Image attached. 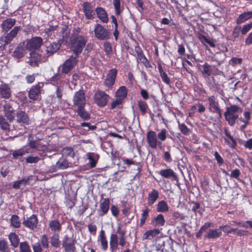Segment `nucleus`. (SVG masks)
<instances>
[{
	"mask_svg": "<svg viewBox=\"0 0 252 252\" xmlns=\"http://www.w3.org/2000/svg\"><path fill=\"white\" fill-rule=\"evenodd\" d=\"M109 97V95L104 91L98 90L94 94V100L97 106L102 107L107 104Z\"/></svg>",
	"mask_w": 252,
	"mask_h": 252,
	"instance_id": "3",
	"label": "nucleus"
},
{
	"mask_svg": "<svg viewBox=\"0 0 252 252\" xmlns=\"http://www.w3.org/2000/svg\"><path fill=\"white\" fill-rule=\"evenodd\" d=\"M50 243L52 247L58 248L60 247L61 242L59 240V235L58 233H54L50 237Z\"/></svg>",
	"mask_w": 252,
	"mask_h": 252,
	"instance_id": "38",
	"label": "nucleus"
},
{
	"mask_svg": "<svg viewBox=\"0 0 252 252\" xmlns=\"http://www.w3.org/2000/svg\"><path fill=\"white\" fill-rule=\"evenodd\" d=\"M76 240L70 238L67 235H65L62 241V246L65 252H75L76 251Z\"/></svg>",
	"mask_w": 252,
	"mask_h": 252,
	"instance_id": "10",
	"label": "nucleus"
},
{
	"mask_svg": "<svg viewBox=\"0 0 252 252\" xmlns=\"http://www.w3.org/2000/svg\"><path fill=\"white\" fill-rule=\"evenodd\" d=\"M98 18L103 23H106L108 21V18L105 9L102 7H97L95 10Z\"/></svg>",
	"mask_w": 252,
	"mask_h": 252,
	"instance_id": "25",
	"label": "nucleus"
},
{
	"mask_svg": "<svg viewBox=\"0 0 252 252\" xmlns=\"http://www.w3.org/2000/svg\"><path fill=\"white\" fill-rule=\"evenodd\" d=\"M61 44L60 41L57 42H53L52 43H46V52L48 56L54 54L61 47Z\"/></svg>",
	"mask_w": 252,
	"mask_h": 252,
	"instance_id": "18",
	"label": "nucleus"
},
{
	"mask_svg": "<svg viewBox=\"0 0 252 252\" xmlns=\"http://www.w3.org/2000/svg\"><path fill=\"white\" fill-rule=\"evenodd\" d=\"M138 105L142 114H145L148 108L147 103L143 100H140L138 101Z\"/></svg>",
	"mask_w": 252,
	"mask_h": 252,
	"instance_id": "57",
	"label": "nucleus"
},
{
	"mask_svg": "<svg viewBox=\"0 0 252 252\" xmlns=\"http://www.w3.org/2000/svg\"><path fill=\"white\" fill-rule=\"evenodd\" d=\"M2 108L5 117L9 122H12L15 118V110L11 105L7 101H5Z\"/></svg>",
	"mask_w": 252,
	"mask_h": 252,
	"instance_id": "13",
	"label": "nucleus"
},
{
	"mask_svg": "<svg viewBox=\"0 0 252 252\" xmlns=\"http://www.w3.org/2000/svg\"><path fill=\"white\" fill-rule=\"evenodd\" d=\"M49 227L52 231L59 232L62 229V225L58 220H50L49 222Z\"/></svg>",
	"mask_w": 252,
	"mask_h": 252,
	"instance_id": "27",
	"label": "nucleus"
},
{
	"mask_svg": "<svg viewBox=\"0 0 252 252\" xmlns=\"http://www.w3.org/2000/svg\"><path fill=\"white\" fill-rule=\"evenodd\" d=\"M122 98L116 97V100L113 101L111 104V109H113L118 107L123 102Z\"/></svg>",
	"mask_w": 252,
	"mask_h": 252,
	"instance_id": "63",
	"label": "nucleus"
},
{
	"mask_svg": "<svg viewBox=\"0 0 252 252\" xmlns=\"http://www.w3.org/2000/svg\"><path fill=\"white\" fill-rule=\"evenodd\" d=\"M83 11L87 19H93L95 13L93 5L88 2H84L82 4Z\"/></svg>",
	"mask_w": 252,
	"mask_h": 252,
	"instance_id": "16",
	"label": "nucleus"
},
{
	"mask_svg": "<svg viewBox=\"0 0 252 252\" xmlns=\"http://www.w3.org/2000/svg\"><path fill=\"white\" fill-rule=\"evenodd\" d=\"M11 91L10 87L6 83H2L0 85V96L1 98L8 99L10 97Z\"/></svg>",
	"mask_w": 252,
	"mask_h": 252,
	"instance_id": "20",
	"label": "nucleus"
},
{
	"mask_svg": "<svg viewBox=\"0 0 252 252\" xmlns=\"http://www.w3.org/2000/svg\"><path fill=\"white\" fill-rule=\"evenodd\" d=\"M28 182V179H23L22 180H20L18 181H16L14 182L12 187L14 189H20L21 186H26L27 183Z\"/></svg>",
	"mask_w": 252,
	"mask_h": 252,
	"instance_id": "48",
	"label": "nucleus"
},
{
	"mask_svg": "<svg viewBox=\"0 0 252 252\" xmlns=\"http://www.w3.org/2000/svg\"><path fill=\"white\" fill-rule=\"evenodd\" d=\"M38 55L35 53H30V56L29 58V60L27 63L32 66V67H36L38 66Z\"/></svg>",
	"mask_w": 252,
	"mask_h": 252,
	"instance_id": "33",
	"label": "nucleus"
},
{
	"mask_svg": "<svg viewBox=\"0 0 252 252\" xmlns=\"http://www.w3.org/2000/svg\"><path fill=\"white\" fill-rule=\"evenodd\" d=\"M160 231L158 229H154L147 231L143 236V240L151 239L156 236L159 234Z\"/></svg>",
	"mask_w": 252,
	"mask_h": 252,
	"instance_id": "35",
	"label": "nucleus"
},
{
	"mask_svg": "<svg viewBox=\"0 0 252 252\" xmlns=\"http://www.w3.org/2000/svg\"><path fill=\"white\" fill-rule=\"evenodd\" d=\"M27 152H28L23 149H19L18 150H15L12 153L13 158L15 159H18L20 157L25 155Z\"/></svg>",
	"mask_w": 252,
	"mask_h": 252,
	"instance_id": "49",
	"label": "nucleus"
},
{
	"mask_svg": "<svg viewBox=\"0 0 252 252\" xmlns=\"http://www.w3.org/2000/svg\"><path fill=\"white\" fill-rule=\"evenodd\" d=\"M212 226H213L212 223L210 222H205L204 224L200 227L199 231L196 233V237L197 238L200 237L204 232H206L209 228Z\"/></svg>",
	"mask_w": 252,
	"mask_h": 252,
	"instance_id": "45",
	"label": "nucleus"
},
{
	"mask_svg": "<svg viewBox=\"0 0 252 252\" xmlns=\"http://www.w3.org/2000/svg\"><path fill=\"white\" fill-rule=\"evenodd\" d=\"M63 74L58 73L51 78V81L52 84L57 86L63 87L65 81L63 80Z\"/></svg>",
	"mask_w": 252,
	"mask_h": 252,
	"instance_id": "22",
	"label": "nucleus"
},
{
	"mask_svg": "<svg viewBox=\"0 0 252 252\" xmlns=\"http://www.w3.org/2000/svg\"><path fill=\"white\" fill-rule=\"evenodd\" d=\"M20 26H16L5 35L1 36L0 41L3 43L4 45H7L11 42L13 39L16 37L20 31Z\"/></svg>",
	"mask_w": 252,
	"mask_h": 252,
	"instance_id": "4",
	"label": "nucleus"
},
{
	"mask_svg": "<svg viewBox=\"0 0 252 252\" xmlns=\"http://www.w3.org/2000/svg\"><path fill=\"white\" fill-rule=\"evenodd\" d=\"M40 83L33 86L29 92V96L30 99L33 100H37L40 95L41 88Z\"/></svg>",
	"mask_w": 252,
	"mask_h": 252,
	"instance_id": "17",
	"label": "nucleus"
},
{
	"mask_svg": "<svg viewBox=\"0 0 252 252\" xmlns=\"http://www.w3.org/2000/svg\"><path fill=\"white\" fill-rule=\"evenodd\" d=\"M40 158L37 157L29 156L26 158V162L29 163H36L40 160Z\"/></svg>",
	"mask_w": 252,
	"mask_h": 252,
	"instance_id": "62",
	"label": "nucleus"
},
{
	"mask_svg": "<svg viewBox=\"0 0 252 252\" xmlns=\"http://www.w3.org/2000/svg\"><path fill=\"white\" fill-rule=\"evenodd\" d=\"M120 227H118L117 230V232L120 234L119 237V245L122 247H124L126 244V231L125 230H120Z\"/></svg>",
	"mask_w": 252,
	"mask_h": 252,
	"instance_id": "46",
	"label": "nucleus"
},
{
	"mask_svg": "<svg viewBox=\"0 0 252 252\" xmlns=\"http://www.w3.org/2000/svg\"><path fill=\"white\" fill-rule=\"evenodd\" d=\"M149 213V209L146 208L143 211L142 214L141 215V218L140 219V225L142 226L145 222L148 216Z\"/></svg>",
	"mask_w": 252,
	"mask_h": 252,
	"instance_id": "60",
	"label": "nucleus"
},
{
	"mask_svg": "<svg viewBox=\"0 0 252 252\" xmlns=\"http://www.w3.org/2000/svg\"><path fill=\"white\" fill-rule=\"evenodd\" d=\"M234 223L240 226L244 227V228H248L249 226L252 228V221L248 220L245 222H237L235 221Z\"/></svg>",
	"mask_w": 252,
	"mask_h": 252,
	"instance_id": "61",
	"label": "nucleus"
},
{
	"mask_svg": "<svg viewBox=\"0 0 252 252\" xmlns=\"http://www.w3.org/2000/svg\"><path fill=\"white\" fill-rule=\"evenodd\" d=\"M87 42V38L81 35H71L70 45L73 53L78 57L85 47Z\"/></svg>",
	"mask_w": 252,
	"mask_h": 252,
	"instance_id": "1",
	"label": "nucleus"
},
{
	"mask_svg": "<svg viewBox=\"0 0 252 252\" xmlns=\"http://www.w3.org/2000/svg\"><path fill=\"white\" fill-rule=\"evenodd\" d=\"M77 57L76 56H71L63 63L62 65V73L67 74L75 67L78 62Z\"/></svg>",
	"mask_w": 252,
	"mask_h": 252,
	"instance_id": "6",
	"label": "nucleus"
},
{
	"mask_svg": "<svg viewBox=\"0 0 252 252\" xmlns=\"http://www.w3.org/2000/svg\"><path fill=\"white\" fill-rule=\"evenodd\" d=\"M87 156L89 160L91 167L92 168L95 167L98 159L99 156L94 153H88Z\"/></svg>",
	"mask_w": 252,
	"mask_h": 252,
	"instance_id": "34",
	"label": "nucleus"
},
{
	"mask_svg": "<svg viewBox=\"0 0 252 252\" xmlns=\"http://www.w3.org/2000/svg\"><path fill=\"white\" fill-rule=\"evenodd\" d=\"M33 252H42V248L40 243L37 242L32 245Z\"/></svg>",
	"mask_w": 252,
	"mask_h": 252,
	"instance_id": "64",
	"label": "nucleus"
},
{
	"mask_svg": "<svg viewBox=\"0 0 252 252\" xmlns=\"http://www.w3.org/2000/svg\"><path fill=\"white\" fill-rule=\"evenodd\" d=\"M38 220L35 215H32L27 218H24L23 224L31 230H34L37 226Z\"/></svg>",
	"mask_w": 252,
	"mask_h": 252,
	"instance_id": "8",
	"label": "nucleus"
},
{
	"mask_svg": "<svg viewBox=\"0 0 252 252\" xmlns=\"http://www.w3.org/2000/svg\"><path fill=\"white\" fill-rule=\"evenodd\" d=\"M167 130L165 129H162L160 131L157 135L159 141L162 142L164 141L167 137Z\"/></svg>",
	"mask_w": 252,
	"mask_h": 252,
	"instance_id": "58",
	"label": "nucleus"
},
{
	"mask_svg": "<svg viewBox=\"0 0 252 252\" xmlns=\"http://www.w3.org/2000/svg\"><path fill=\"white\" fill-rule=\"evenodd\" d=\"M159 174L166 178H174L176 176L175 173L170 168L161 170L159 172Z\"/></svg>",
	"mask_w": 252,
	"mask_h": 252,
	"instance_id": "39",
	"label": "nucleus"
},
{
	"mask_svg": "<svg viewBox=\"0 0 252 252\" xmlns=\"http://www.w3.org/2000/svg\"><path fill=\"white\" fill-rule=\"evenodd\" d=\"M98 238L101 244L102 250L105 251L108 248V242L104 230H101L100 231Z\"/></svg>",
	"mask_w": 252,
	"mask_h": 252,
	"instance_id": "30",
	"label": "nucleus"
},
{
	"mask_svg": "<svg viewBox=\"0 0 252 252\" xmlns=\"http://www.w3.org/2000/svg\"><path fill=\"white\" fill-rule=\"evenodd\" d=\"M126 95L127 89L125 86L120 87L116 93V97L122 98L123 100L126 96Z\"/></svg>",
	"mask_w": 252,
	"mask_h": 252,
	"instance_id": "43",
	"label": "nucleus"
},
{
	"mask_svg": "<svg viewBox=\"0 0 252 252\" xmlns=\"http://www.w3.org/2000/svg\"><path fill=\"white\" fill-rule=\"evenodd\" d=\"M159 197V192L158 190L153 189L149 192L147 197V204L149 206L152 205L158 199Z\"/></svg>",
	"mask_w": 252,
	"mask_h": 252,
	"instance_id": "24",
	"label": "nucleus"
},
{
	"mask_svg": "<svg viewBox=\"0 0 252 252\" xmlns=\"http://www.w3.org/2000/svg\"><path fill=\"white\" fill-rule=\"evenodd\" d=\"M147 138L149 146L153 149H156L158 146L161 145V142L158 141L157 134L154 131L147 133Z\"/></svg>",
	"mask_w": 252,
	"mask_h": 252,
	"instance_id": "15",
	"label": "nucleus"
},
{
	"mask_svg": "<svg viewBox=\"0 0 252 252\" xmlns=\"http://www.w3.org/2000/svg\"><path fill=\"white\" fill-rule=\"evenodd\" d=\"M224 132L226 136L228 137L231 141V143L226 138H224L225 142L229 145L231 148H235L237 145V142L233 136L231 135L230 132L227 128H225L224 130Z\"/></svg>",
	"mask_w": 252,
	"mask_h": 252,
	"instance_id": "29",
	"label": "nucleus"
},
{
	"mask_svg": "<svg viewBox=\"0 0 252 252\" xmlns=\"http://www.w3.org/2000/svg\"><path fill=\"white\" fill-rule=\"evenodd\" d=\"M95 36L99 40H105L110 38V33L101 25L97 24L94 29Z\"/></svg>",
	"mask_w": 252,
	"mask_h": 252,
	"instance_id": "5",
	"label": "nucleus"
},
{
	"mask_svg": "<svg viewBox=\"0 0 252 252\" xmlns=\"http://www.w3.org/2000/svg\"><path fill=\"white\" fill-rule=\"evenodd\" d=\"M252 18V11L244 12L238 16L237 19V23L241 24L249 19Z\"/></svg>",
	"mask_w": 252,
	"mask_h": 252,
	"instance_id": "37",
	"label": "nucleus"
},
{
	"mask_svg": "<svg viewBox=\"0 0 252 252\" xmlns=\"http://www.w3.org/2000/svg\"><path fill=\"white\" fill-rule=\"evenodd\" d=\"M10 248L8 243L4 240H0V251L1 252H9Z\"/></svg>",
	"mask_w": 252,
	"mask_h": 252,
	"instance_id": "52",
	"label": "nucleus"
},
{
	"mask_svg": "<svg viewBox=\"0 0 252 252\" xmlns=\"http://www.w3.org/2000/svg\"><path fill=\"white\" fill-rule=\"evenodd\" d=\"M73 105L79 107L81 106H85L86 103V100L84 91L80 90L76 92L73 97Z\"/></svg>",
	"mask_w": 252,
	"mask_h": 252,
	"instance_id": "7",
	"label": "nucleus"
},
{
	"mask_svg": "<svg viewBox=\"0 0 252 252\" xmlns=\"http://www.w3.org/2000/svg\"><path fill=\"white\" fill-rule=\"evenodd\" d=\"M209 102V109L210 111L216 113L218 117H221V109L219 107V105L216 98L214 95L209 96L208 98Z\"/></svg>",
	"mask_w": 252,
	"mask_h": 252,
	"instance_id": "11",
	"label": "nucleus"
},
{
	"mask_svg": "<svg viewBox=\"0 0 252 252\" xmlns=\"http://www.w3.org/2000/svg\"><path fill=\"white\" fill-rule=\"evenodd\" d=\"M26 49L25 42L20 43L13 53V57L18 59L22 58L24 56Z\"/></svg>",
	"mask_w": 252,
	"mask_h": 252,
	"instance_id": "19",
	"label": "nucleus"
},
{
	"mask_svg": "<svg viewBox=\"0 0 252 252\" xmlns=\"http://www.w3.org/2000/svg\"><path fill=\"white\" fill-rule=\"evenodd\" d=\"M109 204L110 200L109 198H106L103 200V201L100 204L101 212L99 214V216H102L108 212L109 209Z\"/></svg>",
	"mask_w": 252,
	"mask_h": 252,
	"instance_id": "28",
	"label": "nucleus"
},
{
	"mask_svg": "<svg viewBox=\"0 0 252 252\" xmlns=\"http://www.w3.org/2000/svg\"><path fill=\"white\" fill-rule=\"evenodd\" d=\"M136 59L137 62L138 63L139 62H140L144 64L146 68H149L151 67L149 61L144 55L143 51L141 53L137 54Z\"/></svg>",
	"mask_w": 252,
	"mask_h": 252,
	"instance_id": "36",
	"label": "nucleus"
},
{
	"mask_svg": "<svg viewBox=\"0 0 252 252\" xmlns=\"http://www.w3.org/2000/svg\"><path fill=\"white\" fill-rule=\"evenodd\" d=\"M203 70L202 73L203 74H206L208 76H209L212 73V69H211V65L208 63H205L203 65Z\"/></svg>",
	"mask_w": 252,
	"mask_h": 252,
	"instance_id": "54",
	"label": "nucleus"
},
{
	"mask_svg": "<svg viewBox=\"0 0 252 252\" xmlns=\"http://www.w3.org/2000/svg\"><path fill=\"white\" fill-rule=\"evenodd\" d=\"M30 119L28 115L23 111H18L16 113V122L21 127H24L30 124Z\"/></svg>",
	"mask_w": 252,
	"mask_h": 252,
	"instance_id": "12",
	"label": "nucleus"
},
{
	"mask_svg": "<svg viewBox=\"0 0 252 252\" xmlns=\"http://www.w3.org/2000/svg\"><path fill=\"white\" fill-rule=\"evenodd\" d=\"M220 228L221 229V230L226 234H229L232 233L235 234V232L237 230V228H230V227L227 225L220 226Z\"/></svg>",
	"mask_w": 252,
	"mask_h": 252,
	"instance_id": "55",
	"label": "nucleus"
},
{
	"mask_svg": "<svg viewBox=\"0 0 252 252\" xmlns=\"http://www.w3.org/2000/svg\"><path fill=\"white\" fill-rule=\"evenodd\" d=\"M68 167V161L63 158H60L56 164V168L60 169H64Z\"/></svg>",
	"mask_w": 252,
	"mask_h": 252,
	"instance_id": "41",
	"label": "nucleus"
},
{
	"mask_svg": "<svg viewBox=\"0 0 252 252\" xmlns=\"http://www.w3.org/2000/svg\"><path fill=\"white\" fill-rule=\"evenodd\" d=\"M120 0H113V4L116 11V14L118 15H120L121 12Z\"/></svg>",
	"mask_w": 252,
	"mask_h": 252,
	"instance_id": "59",
	"label": "nucleus"
},
{
	"mask_svg": "<svg viewBox=\"0 0 252 252\" xmlns=\"http://www.w3.org/2000/svg\"><path fill=\"white\" fill-rule=\"evenodd\" d=\"M117 74V70L115 68L111 69L109 71L104 82V84L106 87L109 89L112 88L115 83Z\"/></svg>",
	"mask_w": 252,
	"mask_h": 252,
	"instance_id": "14",
	"label": "nucleus"
},
{
	"mask_svg": "<svg viewBox=\"0 0 252 252\" xmlns=\"http://www.w3.org/2000/svg\"><path fill=\"white\" fill-rule=\"evenodd\" d=\"M156 210L158 212L165 213L168 211L169 207L165 201L161 200L158 202Z\"/></svg>",
	"mask_w": 252,
	"mask_h": 252,
	"instance_id": "40",
	"label": "nucleus"
},
{
	"mask_svg": "<svg viewBox=\"0 0 252 252\" xmlns=\"http://www.w3.org/2000/svg\"><path fill=\"white\" fill-rule=\"evenodd\" d=\"M62 154L63 156L66 157H73L74 152L72 148L70 147H66L63 149Z\"/></svg>",
	"mask_w": 252,
	"mask_h": 252,
	"instance_id": "50",
	"label": "nucleus"
},
{
	"mask_svg": "<svg viewBox=\"0 0 252 252\" xmlns=\"http://www.w3.org/2000/svg\"><path fill=\"white\" fill-rule=\"evenodd\" d=\"M43 43L41 37L36 36L26 41V49L29 50H35L40 47Z\"/></svg>",
	"mask_w": 252,
	"mask_h": 252,
	"instance_id": "9",
	"label": "nucleus"
},
{
	"mask_svg": "<svg viewBox=\"0 0 252 252\" xmlns=\"http://www.w3.org/2000/svg\"><path fill=\"white\" fill-rule=\"evenodd\" d=\"M19 249L20 252H32L30 246L26 241L20 243Z\"/></svg>",
	"mask_w": 252,
	"mask_h": 252,
	"instance_id": "51",
	"label": "nucleus"
},
{
	"mask_svg": "<svg viewBox=\"0 0 252 252\" xmlns=\"http://www.w3.org/2000/svg\"><path fill=\"white\" fill-rule=\"evenodd\" d=\"M104 50L107 57H110L112 53V46L109 42H105L103 44Z\"/></svg>",
	"mask_w": 252,
	"mask_h": 252,
	"instance_id": "53",
	"label": "nucleus"
},
{
	"mask_svg": "<svg viewBox=\"0 0 252 252\" xmlns=\"http://www.w3.org/2000/svg\"><path fill=\"white\" fill-rule=\"evenodd\" d=\"M40 241L41 246L45 249H47L49 247L48 238L45 234L42 235L40 237Z\"/></svg>",
	"mask_w": 252,
	"mask_h": 252,
	"instance_id": "56",
	"label": "nucleus"
},
{
	"mask_svg": "<svg viewBox=\"0 0 252 252\" xmlns=\"http://www.w3.org/2000/svg\"><path fill=\"white\" fill-rule=\"evenodd\" d=\"M85 106H81L77 108L76 112L82 119L84 121L88 120L90 119V115L85 109Z\"/></svg>",
	"mask_w": 252,
	"mask_h": 252,
	"instance_id": "31",
	"label": "nucleus"
},
{
	"mask_svg": "<svg viewBox=\"0 0 252 252\" xmlns=\"http://www.w3.org/2000/svg\"><path fill=\"white\" fill-rule=\"evenodd\" d=\"M245 118H240V120L244 123V125L241 126V129L244 130L249 124V120L251 118V114L249 112H245L244 114Z\"/></svg>",
	"mask_w": 252,
	"mask_h": 252,
	"instance_id": "47",
	"label": "nucleus"
},
{
	"mask_svg": "<svg viewBox=\"0 0 252 252\" xmlns=\"http://www.w3.org/2000/svg\"><path fill=\"white\" fill-rule=\"evenodd\" d=\"M11 225L15 228H20L21 226V221L19 217L16 215H13L10 218Z\"/></svg>",
	"mask_w": 252,
	"mask_h": 252,
	"instance_id": "42",
	"label": "nucleus"
},
{
	"mask_svg": "<svg viewBox=\"0 0 252 252\" xmlns=\"http://www.w3.org/2000/svg\"><path fill=\"white\" fill-rule=\"evenodd\" d=\"M165 223V220L163 215L161 214L154 218L151 221V224L155 226H162Z\"/></svg>",
	"mask_w": 252,
	"mask_h": 252,
	"instance_id": "26",
	"label": "nucleus"
},
{
	"mask_svg": "<svg viewBox=\"0 0 252 252\" xmlns=\"http://www.w3.org/2000/svg\"><path fill=\"white\" fill-rule=\"evenodd\" d=\"M8 239L11 243V245L14 248H17L19 245H20L19 237L15 233H10L8 235Z\"/></svg>",
	"mask_w": 252,
	"mask_h": 252,
	"instance_id": "32",
	"label": "nucleus"
},
{
	"mask_svg": "<svg viewBox=\"0 0 252 252\" xmlns=\"http://www.w3.org/2000/svg\"><path fill=\"white\" fill-rule=\"evenodd\" d=\"M0 127L5 131H9L10 128L8 122L2 115H0Z\"/></svg>",
	"mask_w": 252,
	"mask_h": 252,
	"instance_id": "44",
	"label": "nucleus"
},
{
	"mask_svg": "<svg viewBox=\"0 0 252 252\" xmlns=\"http://www.w3.org/2000/svg\"><path fill=\"white\" fill-rule=\"evenodd\" d=\"M221 235V229H220L219 227V228L217 229H210L208 231H206L204 237L209 239H215L220 237Z\"/></svg>",
	"mask_w": 252,
	"mask_h": 252,
	"instance_id": "21",
	"label": "nucleus"
},
{
	"mask_svg": "<svg viewBox=\"0 0 252 252\" xmlns=\"http://www.w3.org/2000/svg\"><path fill=\"white\" fill-rule=\"evenodd\" d=\"M239 111L241 112V109L235 105H231L226 108V111L224 115L226 121L230 126H233L235 124L236 120L239 117L238 113Z\"/></svg>",
	"mask_w": 252,
	"mask_h": 252,
	"instance_id": "2",
	"label": "nucleus"
},
{
	"mask_svg": "<svg viewBox=\"0 0 252 252\" xmlns=\"http://www.w3.org/2000/svg\"><path fill=\"white\" fill-rule=\"evenodd\" d=\"M16 20L13 18H7L1 23V29L5 32L9 31L16 23Z\"/></svg>",
	"mask_w": 252,
	"mask_h": 252,
	"instance_id": "23",
	"label": "nucleus"
}]
</instances>
